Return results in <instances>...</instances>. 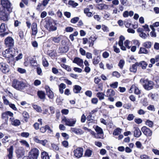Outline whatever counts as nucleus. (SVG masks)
<instances>
[{
    "label": "nucleus",
    "instance_id": "nucleus-16",
    "mask_svg": "<svg viewBox=\"0 0 159 159\" xmlns=\"http://www.w3.org/2000/svg\"><path fill=\"white\" fill-rule=\"evenodd\" d=\"M34 140L36 143L41 144L43 146H45L46 143L48 142V141L47 139L39 140L37 136L34 137Z\"/></svg>",
    "mask_w": 159,
    "mask_h": 159
},
{
    "label": "nucleus",
    "instance_id": "nucleus-62",
    "mask_svg": "<svg viewBox=\"0 0 159 159\" xmlns=\"http://www.w3.org/2000/svg\"><path fill=\"white\" fill-rule=\"evenodd\" d=\"M51 146L53 150L55 151H58L59 150V148L57 145L53 143L52 144Z\"/></svg>",
    "mask_w": 159,
    "mask_h": 159
},
{
    "label": "nucleus",
    "instance_id": "nucleus-34",
    "mask_svg": "<svg viewBox=\"0 0 159 159\" xmlns=\"http://www.w3.org/2000/svg\"><path fill=\"white\" fill-rule=\"evenodd\" d=\"M121 129L118 128L115 129L113 132V134L114 135H118L121 133Z\"/></svg>",
    "mask_w": 159,
    "mask_h": 159
},
{
    "label": "nucleus",
    "instance_id": "nucleus-23",
    "mask_svg": "<svg viewBox=\"0 0 159 159\" xmlns=\"http://www.w3.org/2000/svg\"><path fill=\"white\" fill-rule=\"evenodd\" d=\"M47 130H48V132L49 133H50L52 132V130L48 125H46L45 126L42 127L40 129L41 132L43 133H45Z\"/></svg>",
    "mask_w": 159,
    "mask_h": 159
},
{
    "label": "nucleus",
    "instance_id": "nucleus-45",
    "mask_svg": "<svg viewBox=\"0 0 159 159\" xmlns=\"http://www.w3.org/2000/svg\"><path fill=\"white\" fill-rule=\"evenodd\" d=\"M2 98L3 100V103L5 105H8L10 103L5 96H3Z\"/></svg>",
    "mask_w": 159,
    "mask_h": 159
},
{
    "label": "nucleus",
    "instance_id": "nucleus-44",
    "mask_svg": "<svg viewBox=\"0 0 159 159\" xmlns=\"http://www.w3.org/2000/svg\"><path fill=\"white\" fill-rule=\"evenodd\" d=\"M20 142L22 145L25 146L27 148H29L30 147L29 144L25 140H22L20 141Z\"/></svg>",
    "mask_w": 159,
    "mask_h": 159
},
{
    "label": "nucleus",
    "instance_id": "nucleus-52",
    "mask_svg": "<svg viewBox=\"0 0 159 159\" xmlns=\"http://www.w3.org/2000/svg\"><path fill=\"white\" fill-rule=\"evenodd\" d=\"M146 124L149 127H152L153 126V123L152 121L147 120L146 122Z\"/></svg>",
    "mask_w": 159,
    "mask_h": 159
},
{
    "label": "nucleus",
    "instance_id": "nucleus-6",
    "mask_svg": "<svg viewBox=\"0 0 159 159\" xmlns=\"http://www.w3.org/2000/svg\"><path fill=\"white\" fill-rule=\"evenodd\" d=\"M0 3L2 6L1 7H3L9 13L11 11V4L8 0H1Z\"/></svg>",
    "mask_w": 159,
    "mask_h": 159
},
{
    "label": "nucleus",
    "instance_id": "nucleus-21",
    "mask_svg": "<svg viewBox=\"0 0 159 159\" xmlns=\"http://www.w3.org/2000/svg\"><path fill=\"white\" fill-rule=\"evenodd\" d=\"M10 120L11 121V124L14 126H18L20 124V121L18 120L15 119L11 117L10 119Z\"/></svg>",
    "mask_w": 159,
    "mask_h": 159
},
{
    "label": "nucleus",
    "instance_id": "nucleus-10",
    "mask_svg": "<svg viewBox=\"0 0 159 159\" xmlns=\"http://www.w3.org/2000/svg\"><path fill=\"white\" fill-rule=\"evenodd\" d=\"M45 27L50 31H55L57 29V27L54 24L50 21H48Z\"/></svg>",
    "mask_w": 159,
    "mask_h": 159
},
{
    "label": "nucleus",
    "instance_id": "nucleus-26",
    "mask_svg": "<svg viewBox=\"0 0 159 159\" xmlns=\"http://www.w3.org/2000/svg\"><path fill=\"white\" fill-rule=\"evenodd\" d=\"M138 66V62H136L134 64H133L130 67V71L131 72L135 73L137 70V67Z\"/></svg>",
    "mask_w": 159,
    "mask_h": 159
},
{
    "label": "nucleus",
    "instance_id": "nucleus-14",
    "mask_svg": "<svg viewBox=\"0 0 159 159\" xmlns=\"http://www.w3.org/2000/svg\"><path fill=\"white\" fill-rule=\"evenodd\" d=\"M70 131L71 133H74L77 135H81L84 133L81 129L76 128H71Z\"/></svg>",
    "mask_w": 159,
    "mask_h": 159
},
{
    "label": "nucleus",
    "instance_id": "nucleus-13",
    "mask_svg": "<svg viewBox=\"0 0 159 159\" xmlns=\"http://www.w3.org/2000/svg\"><path fill=\"white\" fill-rule=\"evenodd\" d=\"M45 88L46 91L47 95L48 97L51 99H53L54 96V93L50 89V87L48 86H46Z\"/></svg>",
    "mask_w": 159,
    "mask_h": 159
},
{
    "label": "nucleus",
    "instance_id": "nucleus-22",
    "mask_svg": "<svg viewBox=\"0 0 159 159\" xmlns=\"http://www.w3.org/2000/svg\"><path fill=\"white\" fill-rule=\"evenodd\" d=\"M13 113L9 111H7L2 114V116L3 118H8L9 116L13 118Z\"/></svg>",
    "mask_w": 159,
    "mask_h": 159
},
{
    "label": "nucleus",
    "instance_id": "nucleus-39",
    "mask_svg": "<svg viewBox=\"0 0 159 159\" xmlns=\"http://www.w3.org/2000/svg\"><path fill=\"white\" fill-rule=\"evenodd\" d=\"M33 108L37 112H41L42 111L41 107L36 105L33 104L32 105Z\"/></svg>",
    "mask_w": 159,
    "mask_h": 159
},
{
    "label": "nucleus",
    "instance_id": "nucleus-47",
    "mask_svg": "<svg viewBox=\"0 0 159 159\" xmlns=\"http://www.w3.org/2000/svg\"><path fill=\"white\" fill-rule=\"evenodd\" d=\"M6 29L5 24L2 23L0 26V33L4 32L6 30Z\"/></svg>",
    "mask_w": 159,
    "mask_h": 159
},
{
    "label": "nucleus",
    "instance_id": "nucleus-42",
    "mask_svg": "<svg viewBox=\"0 0 159 159\" xmlns=\"http://www.w3.org/2000/svg\"><path fill=\"white\" fill-rule=\"evenodd\" d=\"M124 24L125 27L128 28L130 27L131 25V21L129 20H126L124 21Z\"/></svg>",
    "mask_w": 159,
    "mask_h": 159
},
{
    "label": "nucleus",
    "instance_id": "nucleus-37",
    "mask_svg": "<svg viewBox=\"0 0 159 159\" xmlns=\"http://www.w3.org/2000/svg\"><path fill=\"white\" fill-rule=\"evenodd\" d=\"M148 64L144 61H142L138 63V66H141L143 69H145Z\"/></svg>",
    "mask_w": 159,
    "mask_h": 159
},
{
    "label": "nucleus",
    "instance_id": "nucleus-19",
    "mask_svg": "<svg viewBox=\"0 0 159 159\" xmlns=\"http://www.w3.org/2000/svg\"><path fill=\"white\" fill-rule=\"evenodd\" d=\"M50 39L55 43H58L61 40V36L52 37L50 38Z\"/></svg>",
    "mask_w": 159,
    "mask_h": 159
},
{
    "label": "nucleus",
    "instance_id": "nucleus-7",
    "mask_svg": "<svg viewBox=\"0 0 159 159\" xmlns=\"http://www.w3.org/2000/svg\"><path fill=\"white\" fill-rule=\"evenodd\" d=\"M4 43L7 47L11 48L14 46V41L12 37L8 36L5 39Z\"/></svg>",
    "mask_w": 159,
    "mask_h": 159
},
{
    "label": "nucleus",
    "instance_id": "nucleus-51",
    "mask_svg": "<svg viewBox=\"0 0 159 159\" xmlns=\"http://www.w3.org/2000/svg\"><path fill=\"white\" fill-rule=\"evenodd\" d=\"M30 63L31 65L33 66H36L37 63L36 60H34L33 58H31L30 59Z\"/></svg>",
    "mask_w": 159,
    "mask_h": 159
},
{
    "label": "nucleus",
    "instance_id": "nucleus-32",
    "mask_svg": "<svg viewBox=\"0 0 159 159\" xmlns=\"http://www.w3.org/2000/svg\"><path fill=\"white\" fill-rule=\"evenodd\" d=\"M41 157L42 159H50L48 153L45 151L41 153Z\"/></svg>",
    "mask_w": 159,
    "mask_h": 159
},
{
    "label": "nucleus",
    "instance_id": "nucleus-29",
    "mask_svg": "<svg viewBox=\"0 0 159 159\" xmlns=\"http://www.w3.org/2000/svg\"><path fill=\"white\" fill-rule=\"evenodd\" d=\"M82 88L81 87L78 85H75L74 86L73 91L76 93H80Z\"/></svg>",
    "mask_w": 159,
    "mask_h": 159
},
{
    "label": "nucleus",
    "instance_id": "nucleus-56",
    "mask_svg": "<svg viewBox=\"0 0 159 159\" xmlns=\"http://www.w3.org/2000/svg\"><path fill=\"white\" fill-rule=\"evenodd\" d=\"M125 64V61L123 60H121L119 63L118 66L121 69H122Z\"/></svg>",
    "mask_w": 159,
    "mask_h": 159
},
{
    "label": "nucleus",
    "instance_id": "nucleus-27",
    "mask_svg": "<svg viewBox=\"0 0 159 159\" xmlns=\"http://www.w3.org/2000/svg\"><path fill=\"white\" fill-rule=\"evenodd\" d=\"M8 153L7 156L9 159H11L13 157V148L12 146H10V148L8 149Z\"/></svg>",
    "mask_w": 159,
    "mask_h": 159
},
{
    "label": "nucleus",
    "instance_id": "nucleus-31",
    "mask_svg": "<svg viewBox=\"0 0 159 159\" xmlns=\"http://www.w3.org/2000/svg\"><path fill=\"white\" fill-rule=\"evenodd\" d=\"M95 131L98 134H102L103 135V132L102 129L100 127L96 126L95 128Z\"/></svg>",
    "mask_w": 159,
    "mask_h": 159
},
{
    "label": "nucleus",
    "instance_id": "nucleus-2",
    "mask_svg": "<svg viewBox=\"0 0 159 159\" xmlns=\"http://www.w3.org/2000/svg\"><path fill=\"white\" fill-rule=\"evenodd\" d=\"M140 82L146 90H149L153 88V82L148 79L142 78L140 80Z\"/></svg>",
    "mask_w": 159,
    "mask_h": 159
},
{
    "label": "nucleus",
    "instance_id": "nucleus-33",
    "mask_svg": "<svg viewBox=\"0 0 159 159\" xmlns=\"http://www.w3.org/2000/svg\"><path fill=\"white\" fill-rule=\"evenodd\" d=\"M152 45V44L151 42L147 41L143 43V45L144 47L149 49L151 48Z\"/></svg>",
    "mask_w": 159,
    "mask_h": 159
},
{
    "label": "nucleus",
    "instance_id": "nucleus-15",
    "mask_svg": "<svg viewBox=\"0 0 159 159\" xmlns=\"http://www.w3.org/2000/svg\"><path fill=\"white\" fill-rule=\"evenodd\" d=\"M73 62L76 64L81 67H83L84 66L83 60L79 57H75L73 61Z\"/></svg>",
    "mask_w": 159,
    "mask_h": 159
},
{
    "label": "nucleus",
    "instance_id": "nucleus-60",
    "mask_svg": "<svg viewBox=\"0 0 159 159\" xmlns=\"http://www.w3.org/2000/svg\"><path fill=\"white\" fill-rule=\"evenodd\" d=\"M139 36L142 38L146 39L148 37V35L145 33L143 32L139 34Z\"/></svg>",
    "mask_w": 159,
    "mask_h": 159
},
{
    "label": "nucleus",
    "instance_id": "nucleus-12",
    "mask_svg": "<svg viewBox=\"0 0 159 159\" xmlns=\"http://www.w3.org/2000/svg\"><path fill=\"white\" fill-rule=\"evenodd\" d=\"M141 130L144 134L147 136H151L152 135V131L149 129L145 126L143 127Z\"/></svg>",
    "mask_w": 159,
    "mask_h": 159
},
{
    "label": "nucleus",
    "instance_id": "nucleus-11",
    "mask_svg": "<svg viewBox=\"0 0 159 159\" xmlns=\"http://www.w3.org/2000/svg\"><path fill=\"white\" fill-rule=\"evenodd\" d=\"M9 66L6 64L1 62L0 63V70L3 73H6L9 71Z\"/></svg>",
    "mask_w": 159,
    "mask_h": 159
},
{
    "label": "nucleus",
    "instance_id": "nucleus-28",
    "mask_svg": "<svg viewBox=\"0 0 159 159\" xmlns=\"http://www.w3.org/2000/svg\"><path fill=\"white\" fill-rule=\"evenodd\" d=\"M115 94V91L112 89H108L106 92V96L108 97H113Z\"/></svg>",
    "mask_w": 159,
    "mask_h": 159
},
{
    "label": "nucleus",
    "instance_id": "nucleus-1",
    "mask_svg": "<svg viewBox=\"0 0 159 159\" xmlns=\"http://www.w3.org/2000/svg\"><path fill=\"white\" fill-rule=\"evenodd\" d=\"M27 84L23 81H19L14 80L12 82V86L17 90L21 91L24 89L25 87L27 86Z\"/></svg>",
    "mask_w": 159,
    "mask_h": 159
},
{
    "label": "nucleus",
    "instance_id": "nucleus-54",
    "mask_svg": "<svg viewBox=\"0 0 159 159\" xmlns=\"http://www.w3.org/2000/svg\"><path fill=\"white\" fill-rule=\"evenodd\" d=\"M43 64L44 66H48V63L46 59L43 57L42 58Z\"/></svg>",
    "mask_w": 159,
    "mask_h": 159
},
{
    "label": "nucleus",
    "instance_id": "nucleus-58",
    "mask_svg": "<svg viewBox=\"0 0 159 159\" xmlns=\"http://www.w3.org/2000/svg\"><path fill=\"white\" fill-rule=\"evenodd\" d=\"M135 116L133 114H129L128 115L127 119L129 121L133 120L134 117Z\"/></svg>",
    "mask_w": 159,
    "mask_h": 159
},
{
    "label": "nucleus",
    "instance_id": "nucleus-63",
    "mask_svg": "<svg viewBox=\"0 0 159 159\" xmlns=\"http://www.w3.org/2000/svg\"><path fill=\"white\" fill-rule=\"evenodd\" d=\"M79 20V17H75L72 19L70 20V22L73 23H75L78 21Z\"/></svg>",
    "mask_w": 159,
    "mask_h": 159
},
{
    "label": "nucleus",
    "instance_id": "nucleus-55",
    "mask_svg": "<svg viewBox=\"0 0 159 159\" xmlns=\"http://www.w3.org/2000/svg\"><path fill=\"white\" fill-rule=\"evenodd\" d=\"M8 105L14 111H16L17 110V108L14 104L10 102Z\"/></svg>",
    "mask_w": 159,
    "mask_h": 159
},
{
    "label": "nucleus",
    "instance_id": "nucleus-64",
    "mask_svg": "<svg viewBox=\"0 0 159 159\" xmlns=\"http://www.w3.org/2000/svg\"><path fill=\"white\" fill-rule=\"evenodd\" d=\"M23 116L25 118H26L27 119H28L29 117V115L28 113L26 111H24L22 114Z\"/></svg>",
    "mask_w": 159,
    "mask_h": 159
},
{
    "label": "nucleus",
    "instance_id": "nucleus-41",
    "mask_svg": "<svg viewBox=\"0 0 159 159\" xmlns=\"http://www.w3.org/2000/svg\"><path fill=\"white\" fill-rule=\"evenodd\" d=\"M130 44V42L128 40H127L125 41L123 44L124 46L125 47V48H127L128 49H130V46H129Z\"/></svg>",
    "mask_w": 159,
    "mask_h": 159
},
{
    "label": "nucleus",
    "instance_id": "nucleus-36",
    "mask_svg": "<svg viewBox=\"0 0 159 159\" xmlns=\"http://www.w3.org/2000/svg\"><path fill=\"white\" fill-rule=\"evenodd\" d=\"M149 51L144 48H140L139 52V54H147Z\"/></svg>",
    "mask_w": 159,
    "mask_h": 159
},
{
    "label": "nucleus",
    "instance_id": "nucleus-61",
    "mask_svg": "<svg viewBox=\"0 0 159 159\" xmlns=\"http://www.w3.org/2000/svg\"><path fill=\"white\" fill-rule=\"evenodd\" d=\"M74 29L71 27H68L65 28V31L67 32H71L73 31Z\"/></svg>",
    "mask_w": 159,
    "mask_h": 159
},
{
    "label": "nucleus",
    "instance_id": "nucleus-38",
    "mask_svg": "<svg viewBox=\"0 0 159 159\" xmlns=\"http://www.w3.org/2000/svg\"><path fill=\"white\" fill-rule=\"evenodd\" d=\"M152 31L150 33V35L152 37L155 38L157 37L156 33L155 32V29L154 28L151 27Z\"/></svg>",
    "mask_w": 159,
    "mask_h": 159
},
{
    "label": "nucleus",
    "instance_id": "nucleus-18",
    "mask_svg": "<svg viewBox=\"0 0 159 159\" xmlns=\"http://www.w3.org/2000/svg\"><path fill=\"white\" fill-rule=\"evenodd\" d=\"M133 90L134 91V93L136 94H139L140 93V91L135 85H132L129 90V92L132 93Z\"/></svg>",
    "mask_w": 159,
    "mask_h": 159
},
{
    "label": "nucleus",
    "instance_id": "nucleus-40",
    "mask_svg": "<svg viewBox=\"0 0 159 159\" xmlns=\"http://www.w3.org/2000/svg\"><path fill=\"white\" fill-rule=\"evenodd\" d=\"M104 94L102 92H98L97 94V96L99 98L100 100L104 99Z\"/></svg>",
    "mask_w": 159,
    "mask_h": 159
},
{
    "label": "nucleus",
    "instance_id": "nucleus-8",
    "mask_svg": "<svg viewBox=\"0 0 159 159\" xmlns=\"http://www.w3.org/2000/svg\"><path fill=\"white\" fill-rule=\"evenodd\" d=\"M62 121L65 123V124L70 126H73L75 124L76 120V119H68L64 117L62 120Z\"/></svg>",
    "mask_w": 159,
    "mask_h": 159
},
{
    "label": "nucleus",
    "instance_id": "nucleus-57",
    "mask_svg": "<svg viewBox=\"0 0 159 159\" xmlns=\"http://www.w3.org/2000/svg\"><path fill=\"white\" fill-rule=\"evenodd\" d=\"M109 56V53L107 52H104L102 54V56L104 58H107Z\"/></svg>",
    "mask_w": 159,
    "mask_h": 159
},
{
    "label": "nucleus",
    "instance_id": "nucleus-3",
    "mask_svg": "<svg viewBox=\"0 0 159 159\" xmlns=\"http://www.w3.org/2000/svg\"><path fill=\"white\" fill-rule=\"evenodd\" d=\"M2 55L4 57L9 58L11 61H13L14 59V57L15 55V50L12 48L7 49L3 52Z\"/></svg>",
    "mask_w": 159,
    "mask_h": 159
},
{
    "label": "nucleus",
    "instance_id": "nucleus-35",
    "mask_svg": "<svg viewBox=\"0 0 159 159\" xmlns=\"http://www.w3.org/2000/svg\"><path fill=\"white\" fill-rule=\"evenodd\" d=\"M38 95L39 97L42 99H44L45 95V94L42 91H39L38 92Z\"/></svg>",
    "mask_w": 159,
    "mask_h": 159
},
{
    "label": "nucleus",
    "instance_id": "nucleus-20",
    "mask_svg": "<svg viewBox=\"0 0 159 159\" xmlns=\"http://www.w3.org/2000/svg\"><path fill=\"white\" fill-rule=\"evenodd\" d=\"M142 134V132L139 128H135L134 131V136L136 138H139Z\"/></svg>",
    "mask_w": 159,
    "mask_h": 159
},
{
    "label": "nucleus",
    "instance_id": "nucleus-59",
    "mask_svg": "<svg viewBox=\"0 0 159 159\" xmlns=\"http://www.w3.org/2000/svg\"><path fill=\"white\" fill-rule=\"evenodd\" d=\"M29 133L28 132H22L21 134V136L22 137H25V138H28L29 137Z\"/></svg>",
    "mask_w": 159,
    "mask_h": 159
},
{
    "label": "nucleus",
    "instance_id": "nucleus-53",
    "mask_svg": "<svg viewBox=\"0 0 159 159\" xmlns=\"http://www.w3.org/2000/svg\"><path fill=\"white\" fill-rule=\"evenodd\" d=\"M117 43H116L113 46L114 51L117 53H119L120 52V50L119 48L117 47Z\"/></svg>",
    "mask_w": 159,
    "mask_h": 159
},
{
    "label": "nucleus",
    "instance_id": "nucleus-46",
    "mask_svg": "<svg viewBox=\"0 0 159 159\" xmlns=\"http://www.w3.org/2000/svg\"><path fill=\"white\" fill-rule=\"evenodd\" d=\"M68 4L69 5L72 6L74 7H75L78 5V4L77 3L73 1H69Z\"/></svg>",
    "mask_w": 159,
    "mask_h": 159
},
{
    "label": "nucleus",
    "instance_id": "nucleus-48",
    "mask_svg": "<svg viewBox=\"0 0 159 159\" xmlns=\"http://www.w3.org/2000/svg\"><path fill=\"white\" fill-rule=\"evenodd\" d=\"M9 138H10V136H5V137L2 140V142L3 143L5 144L6 143L9 142Z\"/></svg>",
    "mask_w": 159,
    "mask_h": 159
},
{
    "label": "nucleus",
    "instance_id": "nucleus-30",
    "mask_svg": "<svg viewBox=\"0 0 159 159\" xmlns=\"http://www.w3.org/2000/svg\"><path fill=\"white\" fill-rule=\"evenodd\" d=\"M93 153V151L89 149H88L85 151L84 155L86 157H89L91 156Z\"/></svg>",
    "mask_w": 159,
    "mask_h": 159
},
{
    "label": "nucleus",
    "instance_id": "nucleus-4",
    "mask_svg": "<svg viewBox=\"0 0 159 159\" xmlns=\"http://www.w3.org/2000/svg\"><path fill=\"white\" fill-rule=\"evenodd\" d=\"M8 12L3 7H0V19L4 21L8 20L9 19Z\"/></svg>",
    "mask_w": 159,
    "mask_h": 159
},
{
    "label": "nucleus",
    "instance_id": "nucleus-24",
    "mask_svg": "<svg viewBox=\"0 0 159 159\" xmlns=\"http://www.w3.org/2000/svg\"><path fill=\"white\" fill-rule=\"evenodd\" d=\"M32 30V34L35 35L37 33L38 30L37 29V25L36 23H33L31 26Z\"/></svg>",
    "mask_w": 159,
    "mask_h": 159
},
{
    "label": "nucleus",
    "instance_id": "nucleus-25",
    "mask_svg": "<svg viewBox=\"0 0 159 159\" xmlns=\"http://www.w3.org/2000/svg\"><path fill=\"white\" fill-rule=\"evenodd\" d=\"M68 51V48L67 46H60L59 48V52L63 53L67 52Z\"/></svg>",
    "mask_w": 159,
    "mask_h": 159
},
{
    "label": "nucleus",
    "instance_id": "nucleus-50",
    "mask_svg": "<svg viewBox=\"0 0 159 159\" xmlns=\"http://www.w3.org/2000/svg\"><path fill=\"white\" fill-rule=\"evenodd\" d=\"M135 145L136 147L142 149L143 148L141 143L139 141H137L135 143Z\"/></svg>",
    "mask_w": 159,
    "mask_h": 159
},
{
    "label": "nucleus",
    "instance_id": "nucleus-49",
    "mask_svg": "<svg viewBox=\"0 0 159 159\" xmlns=\"http://www.w3.org/2000/svg\"><path fill=\"white\" fill-rule=\"evenodd\" d=\"M62 67L68 71H70L71 70V68L69 66L66 65L65 64H62L61 65Z\"/></svg>",
    "mask_w": 159,
    "mask_h": 159
},
{
    "label": "nucleus",
    "instance_id": "nucleus-9",
    "mask_svg": "<svg viewBox=\"0 0 159 159\" xmlns=\"http://www.w3.org/2000/svg\"><path fill=\"white\" fill-rule=\"evenodd\" d=\"M83 149L79 147L75 149L73 151L74 156L76 158H79L83 155Z\"/></svg>",
    "mask_w": 159,
    "mask_h": 159
},
{
    "label": "nucleus",
    "instance_id": "nucleus-17",
    "mask_svg": "<svg viewBox=\"0 0 159 159\" xmlns=\"http://www.w3.org/2000/svg\"><path fill=\"white\" fill-rule=\"evenodd\" d=\"M125 40V37L121 36L120 38V40L118 42V44L120 46L121 49L123 51H125V47L124 46L123 41Z\"/></svg>",
    "mask_w": 159,
    "mask_h": 159
},
{
    "label": "nucleus",
    "instance_id": "nucleus-43",
    "mask_svg": "<svg viewBox=\"0 0 159 159\" xmlns=\"http://www.w3.org/2000/svg\"><path fill=\"white\" fill-rule=\"evenodd\" d=\"M100 57L98 56H97L96 57H95L93 58V64L95 65L98 64L100 61Z\"/></svg>",
    "mask_w": 159,
    "mask_h": 159
},
{
    "label": "nucleus",
    "instance_id": "nucleus-5",
    "mask_svg": "<svg viewBox=\"0 0 159 159\" xmlns=\"http://www.w3.org/2000/svg\"><path fill=\"white\" fill-rule=\"evenodd\" d=\"M39 155V150L36 148H34L30 151L28 157L30 159H37Z\"/></svg>",
    "mask_w": 159,
    "mask_h": 159
}]
</instances>
